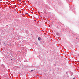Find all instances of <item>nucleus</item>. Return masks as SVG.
<instances>
[{
  "label": "nucleus",
  "mask_w": 79,
  "mask_h": 79,
  "mask_svg": "<svg viewBox=\"0 0 79 79\" xmlns=\"http://www.w3.org/2000/svg\"><path fill=\"white\" fill-rule=\"evenodd\" d=\"M38 40H40V37H39L38 38Z\"/></svg>",
  "instance_id": "f257e3e1"
},
{
  "label": "nucleus",
  "mask_w": 79,
  "mask_h": 79,
  "mask_svg": "<svg viewBox=\"0 0 79 79\" xmlns=\"http://www.w3.org/2000/svg\"><path fill=\"white\" fill-rule=\"evenodd\" d=\"M34 71V70H32L31 71V72H32V71Z\"/></svg>",
  "instance_id": "f03ea898"
},
{
  "label": "nucleus",
  "mask_w": 79,
  "mask_h": 79,
  "mask_svg": "<svg viewBox=\"0 0 79 79\" xmlns=\"http://www.w3.org/2000/svg\"><path fill=\"white\" fill-rule=\"evenodd\" d=\"M0 1H2V0H0Z\"/></svg>",
  "instance_id": "7ed1b4c3"
},
{
  "label": "nucleus",
  "mask_w": 79,
  "mask_h": 79,
  "mask_svg": "<svg viewBox=\"0 0 79 79\" xmlns=\"http://www.w3.org/2000/svg\"><path fill=\"white\" fill-rule=\"evenodd\" d=\"M19 11H20V10H19Z\"/></svg>",
  "instance_id": "20e7f679"
},
{
  "label": "nucleus",
  "mask_w": 79,
  "mask_h": 79,
  "mask_svg": "<svg viewBox=\"0 0 79 79\" xmlns=\"http://www.w3.org/2000/svg\"><path fill=\"white\" fill-rule=\"evenodd\" d=\"M73 79H74V78H73Z\"/></svg>",
  "instance_id": "39448f33"
}]
</instances>
